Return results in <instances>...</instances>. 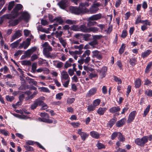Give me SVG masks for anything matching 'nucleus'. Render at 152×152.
I'll return each instance as SVG.
<instances>
[{
    "label": "nucleus",
    "instance_id": "nucleus-1",
    "mask_svg": "<svg viewBox=\"0 0 152 152\" xmlns=\"http://www.w3.org/2000/svg\"><path fill=\"white\" fill-rule=\"evenodd\" d=\"M38 106H42L41 110H45L48 108L46 104L40 98L36 99L34 101L33 103L31 104L30 108L32 110L36 109Z\"/></svg>",
    "mask_w": 152,
    "mask_h": 152
},
{
    "label": "nucleus",
    "instance_id": "nucleus-2",
    "mask_svg": "<svg viewBox=\"0 0 152 152\" xmlns=\"http://www.w3.org/2000/svg\"><path fill=\"white\" fill-rule=\"evenodd\" d=\"M23 8V6L22 4H17L12 11L11 13L9 14L13 19L17 18L18 16L20 14L19 11L22 10Z\"/></svg>",
    "mask_w": 152,
    "mask_h": 152
},
{
    "label": "nucleus",
    "instance_id": "nucleus-3",
    "mask_svg": "<svg viewBox=\"0 0 152 152\" xmlns=\"http://www.w3.org/2000/svg\"><path fill=\"white\" fill-rule=\"evenodd\" d=\"M148 142V136H144L141 138H137L134 140L135 143L140 147H144L145 144Z\"/></svg>",
    "mask_w": 152,
    "mask_h": 152
},
{
    "label": "nucleus",
    "instance_id": "nucleus-4",
    "mask_svg": "<svg viewBox=\"0 0 152 152\" xmlns=\"http://www.w3.org/2000/svg\"><path fill=\"white\" fill-rule=\"evenodd\" d=\"M70 10L72 13L76 15H79L81 13L86 12L84 10H88L87 9L83 8L76 7L70 6L69 7Z\"/></svg>",
    "mask_w": 152,
    "mask_h": 152
},
{
    "label": "nucleus",
    "instance_id": "nucleus-5",
    "mask_svg": "<svg viewBox=\"0 0 152 152\" xmlns=\"http://www.w3.org/2000/svg\"><path fill=\"white\" fill-rule=\"evenodd\" d=\"M52 50V48L50 46L44 48L43 51L44 55L47 58H52L53 56L50 55V53L49 52L51 51Z\"/></svg>",
    "mask_w": 152,
    "mask_h": 152
},
{
    "label": "nucleus",
    "instance_id": "nucleus-6",
    "mask_svg": "<svg viewBox=\"0 0 152 152\" xmlns=\"http://www.w3.org/2000/svg\"><path fill=\"white\" fill-rule=\"evenodd\" d=\"M20 14H21V15L19 17V19L21 21L23 20L27 21L30 18V15L27 12H20Z\"/></svg>",
    "mask_w": 152,
    "mask_h": 152
},
{
    "label": "nucleus",
    "instance_id": "nucleus-7",
    "mask_svg": "<svg viewBox=\"0 0 152 152\" xmlns=\"http://www.w3.org/2000/svg\"><path fill=\"white\" fill-rule=\"evenodd\" d=\"M100 5L99 3L94 4L91 6L89 9V12L91 14L96 13L99 10L98 7Z\"/></svg>",
    "mask_w": 152,
    "mask_h": 152
},
{
    "label": "nucleus",
    "instance_id": "nucleus-8",
    "mask_svg": "<svg viewBox=\"0 0 152 152\" xmlns=\"http://www.w3.org/2000/svg\"><path fill=\"white\" fill-rule=\"evenodd\" d=\"M31 40V38H27L26 41H23L20 44L19 48L21 49L23 47L24 49H26L30 45Z\"/></svg>",
    "mask_w": 152,
    "mask_h": 152
},
{
    "label": "nucleus",
    "instance_id": "nucleus-9",
    "mask_svg": "<svg viewBox=\"0 0 152 152\" xmlns=\"http://www.w3.org/2000/svg\"><path fill=\"white\" fill-rule=\"evenodd\" d=\"M107 67L104 66L101 69H99L98 70V72L99 73L100 77L101 79L105 77L106 75L107 71Z\"/></svg>",
    "mask_w": 152,
    "mask_h": 152
},
{
    "label": "nucleus",
    "instance_id": "nucleus-10",
    "mask_svg": "<svg viewBox=\"0 0 152 152\" xmlns=\"http://www.w3.org/2000/svg\"><path fill=\"white\" fill-rule=\"evenodd\" d=\"M82 129H78L77 131V133L80 135L82 140L84 141L88 137L89 134L86 132H82Z\"/></svg>",
    "mask_w": 152,
    "mask_h": 152
},
{
    "label": "nucleus",
    "instance_id": "nucleus-11",
    "mask_svg": "<svg viewBox=\"0 0 152 152\" xmlns=\"http://www.w3.org/2000/svg\"><path fill=\"white\" fill-rule=\"evenodd\" d=\"M136 114L137 113L135 111H133L131 112L129 115L127 123L129 124L132 122L134 119Z\"/></svg>",
    "mask_w": 152,
    "mask_h": 152
},
{
    "label": "nucleus",
    "instance_id": "nucleus-12",
    "mask_svg": "<svg viewBox=\"0 0 152 152\" xmlns=\"http://www.w3.org/2000/svg\"><path fill=\"white\" fill-rule=\"evenodd\" d=\"M22 31L20 30H18L16 31L12 37L11 39V41H13L17 38H18L22 36Z\"/></svg>",
    "mask_w": 152,
    "mask_h": 152
},
{
    "label": "nucleus",
    "instance_id": "nucleus-13",
    "mask_svg": "<svg viewBox=\"0 0 152 152\" xmlns=\"http://www.w3.org/2000/svg\"><path fill=\"white\" fill-rule=\"evenodd\" d=\"M35 143H36L40 148L45 150V148L38 142H34V141L31 140H28L26 142V144L28 145H33Z\"/></svg>",
    "mask_w": 152,
    "mask_h": 152
},
{
    "label": "nucleus",
    "instance_id": "nucleus-14",
    "mask_svg": "<svg viewBox=\"0 0 152 152\" xmlns=\"http://www.w3.org/2000/svg\"><path fill=\"white\" fill-rule=\"evenodd\" d=\"M97 91V88L94 87L91 88L87 93L86 96L90 97L91 96L94 95L96 93Z\"/></svg>",
    "mask_w": 152,
    "mask_h": 152
},
{
    "label": "nucleus",
    "instance_id": "nucleus-15",
    "mask_svg": "<svg viewBox=\"0 0 152 152\" xmlns=\"http://www.w3.org/2000/svg\"><path fill=\"white\" fill-rule=\"evenodd\" d=\"M101 16L102 15L100 13L93 15L89 18L88 20L93 21L97 20L101 18Z\"/></svg>",
    "mask_w": 152,
    "mask_h": 152
},
{
    "label": "nucleus",
    "instance_id": "nucleus-16",
    "mask_svg": "<svg viewBox=\"0 0 152 152\" xmlns=\"http://www.w3.org/2000/svg\"><path fill=\"white\" fill-rule=\"evenodd\" d=\"M21 21L19 19V17L16 19H15L13 20H10L9 23L10 26H15L18 24Z\"/></svg>",
    "mask_w": 152,
    "mask_h": 152
},
{
    "label": "nucleus",
    "instance_id": "nucleus-17",
    "mask_svg": "<svg viewBox=\"0 0 152 152\" xmlns=\"http://www.w3.org/2000/svg\"><path fill=\"white\" fill-rule=\"evenodd\" d=\"M12 19L10 14H7L3 15L0 18V24H2L4 19Z\"/></svg>",
    "mask_w": 152,
    "mask_h": 152
},
{
    "label": "nucleus",
    "instance_id": "nucleus-18",
    "mask_svg": "<svg viewBox=\"0 0 152 152\" xmlns=\"http://www.w3.org/2000/svg\"><path fill=\"white\" fill-rule=\"evenodd\" d=\"M90 135L92 137L96 139H98L100 138L99 134L94 131H91L90 132Z\"/></svg>",
    "mask_w": 152,
    "mask_h": 152
},
{
    "label": "nucleus",
    "instance_id": "nucleus-19",
    "mask_svg": "<svg viewBox=\"0 0 152 152\" xmlns=\"http://www.w3.org/2000/svg\"><path fill=\"white\" fill-rule=\"evenodd\" d=\"M79 31L88 33V28L86 27L85 24H83L79 26Z\"/></svg>",
    "mask_w": 152,
    "mask_h": 152
},
{
    "label": "nucleus",
    "instance_id": "nucleus-20",
    "mask_svg": "<svg viewBox=\"0 0 152 152\" xmlns=\"http://www.w3.org/2000/svg\"><path fill=\"white\" fill-rule=\"evenodd\" d=\"M126 120V118H124L118 121L116 124V126L118 127L122 126L125 124Z\"/></svg>",
    "mask_w": 152,
    "mask_h": 152
},
{
    "label": "nucleus",
    "instance_id": "nucleus-21",
    "mask_svg": "<svg viewBox=\"0 0 152 152\" xmlns=\"http://www.w3.org/2000/svg\"><path fill=\"white\" fill-rule=\"evenodd\" d=\"M121 108L119 106L113 107L109 109L110 112L112 113H115L120 111Z\"/></svg>",
    "mask_w": 152,
    "mask_h": 152
},
{
    "label": "nucleus",
    "instance_id": "nucleus-22",
    "mask_svg": "<svg viewBox=\"0 0 152 152\" xmlns=\"http://www.w3.org/2000/svg\"><path fill=\"white\" fill-rule=\"evenodd\" d=\"M107 110L106 107H101L99 108L97 110V113L100 115H103Z\"/></svg>",
    "mask_w": 152,
    "mask_h": 152
},
{
    "label": "nucleus",
    "instance_id": "nucleus-23",
    "mask_svg": "<svg viewBox=\"0 0 152 152\" xmlns=\"http://www.w3.org/2000/svg\"><path fill=\"white\" fill-rule=\"evenodd\" d=\"M117 120V118L115 117H114L110 119L107 124L108 126L111 128Z\"/></svg>",
    "mask_w": 152,
    "mask_h": 152
},
{
    "label": "nucleus",
    "instance_id": "nucleus-24",
    "mask_svg": "<svg viewBox=\"0 0 152 152\" xmlns=\"http://www.w3.org/2000/svg\"><path fill=\"white\" fill-rule=\"evenodd\" d=\"M151 51L149 49L147 50L142 53L141 56L143 58L147 57L151 53Z\"/></svg>",
    "mask_w": 152,
    "mask_h": 152
},
{
    "label": "nucleus",
    "instance_id": "nucleus-25",
    "mask_svg": "<svg viewBox=\"0 0 152 152\" xmlns=\"http://www.w3.org/2000/svg\"><path fill=\"white\" fill-rule=\"evenodd\" d=\"M62 77L66 80L68 79H70V78L67 73V72L65 71H63L61 73Z\"/></svg>",
    "mask_w": 152,
    "mask_h": 152
},
{
    "label": "nucleus",
    "instance_id": "nucleus-26",
    "mask_svg": "<svg viewBox=\"0 0 152 152\" xmlns=\"http://www.w3.org/2000/svg\"><path fill=\"white\" fill-rule=\"evenodd\" d=\"M26 80L28 81L29 83L30 84H33L35 86L37 85V82L34 80V79L27 77H26Z\"/></svg>",
    "mask_w": 152,
    "mask_h": 152
},
{
    "label": "nucleus",
    "instance_id": "nucleus-27",
    "mask_svg": "<svg viewBox=\"0 0 152 152\" xmlns=\"http://www.w3.org/2000/svg\"><path fill=\"white\" fill-rule=\"evenodd\" d=\"M137 58L136 57L132 58L129 59V62L132 66H134L136 64Z\"/></svg>",
    "mask_w": 152,
    "mask_h": 152
},
{
    "label": "nucleus",
    "instance_id": "nucleus-28",
    "mask_svg": "<svg viewBox=\"0 0 152 152\" xmlns=\"http://www.w3.org/2000/svg\"><path fill=\"white\" fill-rule=\"evenodd\" d=\"M134 85L136 88H139L141 85V80L139 78L137 79L134 82Z\"/></svg>",
    "mask_w": 152,
    "mask_h": 152
},
{
    "label": "nucleus",
    "instance_id": "nucleus-29",
    "mask_svg": "<svg viewBox=\"0 0 152 152\" xmlns=\"http://www.w3.org/2000/svg\"><path fill=\"white\" fill-rule=\"evenodd\" d=\"M152 65V62L151 61L148 64L145 70V72L146 73H149L150 71V68Z\"/></svg>",
    "mask_w": 152,
    "mask_h": 152
},
{
    "label": "nucleus",
    "instance_id": "nucleus-30",
    "mask_svg": "<svg viewBox=\"0 0 152 152\" xmlns=\"http://www.w3.org/2000/svg\"><path fill=\"white\" fill-rule=\"evenodd\" d=\"M118 138L120 142H124L125 140V138L124 136L120 132H118Z\"/></svg>",
    "mask_w": 152,
    "mask_h": 152
},
{
    "label": "nucleus",
    "instance_id": "nucleus-31",
    "mask_svg": "<svg viewBox=\"0 0 152 152\" xmlns=\"http://www.w3.org/2000/svg\"><path fill=\"white\" fill-rule=\"evenodd\" d=\"M15 2L14 1H12L9 2L7 9L9 11H11L15 6Z\"/></svg>",
    "mask_w": 152,
    "mask_h": 152
},
{
    "label": "nucleus",
    "instance_id": "nucleus-32",
    "mask_svg": "<svg viewBox=\"0 0 152 152\" xmlns=\"http://www.w3.org/2000/svg\"><path fill=\"white\" fill-rule=\"evenodd\" d=\"M150 105H148L146 107V109H145L144 111L143 114V117L146 116L147 115L150 110Z\"/></svg>",
    "mask_w": 152,
    "mask_h": 152
},
{
    "label": "nucleus",
    "instance_id": "nucleus-33",
    "mask_svg": "<svg viewBox=\"0 0 152 152\" xmlns=\"http://www.w3.org/2000/svg\"><path fill=\"white\" fill-rule=\"evenodd\" d=\"M95 107H96L92 104L89 105L88 106L87 108L88 112L89 113L90 112L94 111L95 110Z\"/></svg>",
    "mask_w": 152,
    "mask_h": 152
},
{
    "label": "nucleus",
    "instance_id": "nucleus-34",
    "mask_svg": "<svg viewBox=\"0 0 152 152\" xmlns=\"http://www.w3.org/2000/svg\"><path fill=\"white\" fill-rule=\"evenodd\" d=\"M99 28L97 27H93L88 28V33L91 32H95L98 31Z\"/></svg>",
    "mask_w": 152,
    "mask_h": 152
},
{
    "label": "nucleus",
    "instance_id": "nucleus-35",
    "mask_svg": "<svg viewBox=\"0 0 152 152\" xmlns=\"http://www.w3.org/2000/svg\"><path fill=\"white\" fill-rule=\"evenodd\" d=\"M96 146L98 149H104L105 148V145L102 143L98 142L96 144Z\"/></svg>",
    "mask_w": 152,
    "mask_h": 152
},
{
    "label": "nucleus",
    "instance_id": "nucleus-36",
    "mask_svg": "<svg viewBox=\"0 0 152 152\" xmlns=\"http://www.w3.org/2000/svg\"><path fill=\"white\" fill-rule=\"evenodd\" d=\"M125 48V44H122L118 51L120 55L124 53Z\"/></svg>",
    "mask_w": 152,
    "mask_h": 152
},
{
    "label": "nucleus",
    "instance_id": "nucleus-37",
    "mask_svg": "<svg viewBox=\"0 0 152 152\" xmlns=\"http://www.w3.org/2000/svg\"><path fill=\"white\" fill-rule=\"evenodd\" d=\"M145 94L148 96L152 97V90L147 89L144 91Z\"/></svg>",
    "mask_w": 152,
    "mask_h": 152
},
{
    "label": "nucleus",
    "instance_id": "nucleus-38",
    "mask_svg": "<svg viewBox=\"0 0 152 152\" xmlns=\"http://www.w3.org/2000/svg\"><path fill=\"white\" fill-rule=\"evenodd\" d=\"M21 63L22 65H31V62L29 60H24L21 61Z\"/></svg>",
    "mask_w": 152,
    "mask_h": 152
},
{
    "label": "nucleus",
    "instance_id": "nucleus-39",
    "mask_svg": "<svg viewBox=\"0 0 152 152\" xmlns=\"http://www.w3.org/2000/svg\"><path fill=\"white\" fill-rule=\"evenodd\" d=\"M91 36V35L89 34H83L82 37L84 40L86 41H88L89 40V37Z\"/></svg>",
    "mask_w": 152,
    "mask_h": 152
},
{
    "label": "nucleus",
    "instance_id": "nucleus-40",
    "mask_svg": "<svg viewBox=\"0 0 152 152\" xmlns=\"http://www.w3.org/2000/svg\"><path fill=\"white\" fill-rule=\"evenodd\" d=\"M79 26L78 25H73L71 27V30L74 31H79Z\"/></svg>",
    "mask_w": 152,
    "mask_h": 152
},
{
    "label": "nucleus",
    "instance_id": "nucleus-41",
    "mask_svg": "<svg viewBox=\"0 0 152 152\" xmlns=\"http://www.w3.org/2000/svg\"><path fill=\"white\" fill-rule=\"evenodd\" d=\"M101 102V100L99 99H97L93 101V105L95 107L99 105Z\"/></svg>",
    "mask_w": 152,
    "mask_h": 152
},
{
    "label": "nucleus",
    "instance_id": "nucleus-42",
    "mask_svg": "<svg viewBox=\"0 0 152 152\" xmlns=\"http://www.w3.org/2000/svg\"><path fill=\"white\" fill-rule=\"evenodd\" d=\"M114 80L116 82H117L118 84H121L122 83V81L121 78L118 77L114 76Z\"/></svg>",
    "mask_w": 152,
    "mask_h": 152
},
{
    "label": "nucleus",
    "instance_id": "nucleus-43",
    "mask_svg": "<svg viewBox=\"0 0 152 152\" xmlns=\"http://www.w3.org/2000/svg\"><path fill=\"white\" fill-rule=\"evenodd\" d=\"M127 31L126 30H124L122 31L121 37L125 39L127 36Z\"/></svg>",
    "mask_w": 152,
    "mask_h": 152
},
{
    "label": "nucleus",
    "instance_id": "nucleus-44",
    "mask_svg": "<svg viewBox=\"0 0 152 152\" xmlns=\"http://www.w3.org/2000/svg\"><path fill=\"white\" fill-rule=\"evenodd\" d=\"M75 100V98H69L67 99V102L69 104H71L74 102Z\"/></svg>",
    "mask_w": 152,
    "mask_h": 152
},
{
    "label": "nucleus",
    "instance_id": "nucleus-45",
    "mask_svg": "<svg viewBox=\"0 0 152 152\" xmlns=\"http://www.w3.org/2000/svg\"><path fill=\"white\" fill-rule=\"evenodd\" d=\"M59 40L60 41V42L61 43L63 47L64 48H65L66 45V43L63 38L62 37L59 38Z\"/></svg>",
    "mask_w": 152,
    "mask_h": 152
},
{
    "label": "nucleus",
    "instance_id": "nucleus-46",
    "mask_svg": "<svg viewBox=\"0 0 152 152\" xmlns=\"http://www.w3.org/2000/svg\"><path fill=\"white\" fill-rule=\"evenodd\" d=\"M0 132L6 136H9L8 132L5 129H1L0 130Z\"/></svg>",
    "mask_w": 152,
    "mask_h": 152
},
{
    "label": "nucleus",
    "instance_id": "nucleus-47",
    "mask_svg": "<svg viewBox=\"0 0 152 152\" xmlns=\"http://www.w3.org/2000/svg\"><path fill=\"white\" fill-rule=\"evenodd\" d=\"M88 21L87 24L88 27H90L94 26L96 24V22L95 21H92L91 20H90Z\"/></svg>",
    "mask_w": 152,
    "mask_h": 152
},
{
    "label": "nucleus",
    "instance_id": "nucleus-48",
    "mask_svg": "<svg viewBox=\"0 0 152 152\" xmlns=\"http://www.w3.org/2000/svg\"><path fill=\"white\" fill-rule=\"evenodd\" d=\"M118 134V132H114L112 134L111 136V139L112 140H114L115 138L117 137Z\"/></svg>",
    "mask_w": 152,
    "mask_h": 152
},
{
    "label": "nucleus",
    "instance_id": "nucleus-49",
    "mask_svg": "<svg viewBox=\"0 0 152 152\" xmlns=\"http://www.w3.org/2000/svg\"><path fill=\"white\" fill-rule=\"evenodd\" d=\"M115 148L117 150L115 151V152H126V150L124 148L117 147H115Z\"/></svg>",
    "mask_w": 152,
    "mask_h": 152
},
{
    "label": "nucleus",
    "instance_id": "nucleus-50",
    "mask_svg": "<svg viewBox=\"0 0 152 152\" xmlns=\"http://www.w3.org/2000/svg\"><path fill=\"white\" fill-rule=\"evenodd\" d=\"M6 98L7 101L10 102H12L14 99V97L13 96H7Z\"/></svg>",
    "mask_w": 152,
    "mask_h": 152
},
{
    "label": "nucleus",
    "instance_id": "nucleus-51",
    "mask_svg": "<svg viewBox=\"0 0 152 152\" xmlns=\"http://www.w3.org/2000/svg\"><path fill=\"white\" fill-rule=\"evenodd\" d=\"M19 45V43L16 41L11 44V46L12 48H16Z\"/></svg>",
    "mask_w": 152,
    "mask_h": 152
},
{
    "label": "nucleus",
    "instance_id": "nucleus-52",
    "mask_svg": "<svg viewBox=\"0 0 152 152\" xmlns=\"http://www.w3.org/2000/svg\"><path fill=\"white\" fill-rule=\"evenodd\" d=\"M59 7L63 9L65 8V3L64 1H61L58 3Z\"/></svg>",
    "mask_w": 152,
    "mask_h": 152
},
{
    "label": "nucleus",
    "instance_id": "nucleus-53",
    "mask_svg": "<svg viewBox=\"0 0 152 152\" xmlns=\"http://www.w3.org/2000/svg\"><path fill=\"white\" fill-rule=\"evenodd\" d=\"M24 147L28 151H32L34 150L33 148L31 146L28 145H26L24 146Z\"/></svg>",
    "mask_w": 152,
    "mask_h": 152
},
{
    "label": "nucleus",
    "instance_id": "nucleus-54",
    "mask_svg": "<svg viewBox=\"0 0 152 152\" xmlns=\"http://www.w3.org/2000/svg\"><path fill=\"white\" fill-rule=\"evenodd\" d=\"M98 44V42L96 39H94L92 41L89 43V44L91 46H94L97 45Z\"/></svg>",
    "mask_w": 152,
    "mask_h": 152
},
{
    "label": "nucleus",
    "instance_id": "nucleus-55",
    "mask_svg": "<svg viewBox=\"0 0 152 152\" xmlns=\"http://www.w3.org/2000/svg\"><path fill=\"white\" fill-rule=\"evenodd\" d=\"M41 91L44 92H48L49 93L50 91L49 89L46 87H42L41 88Z\"/></svg>",
    "mask_w": 152,
    "mask_h": 152
},
{
    "label": "nucleus",
    "instance_id": "nucleus-56",
    "mask_svg": "<svg viewBox=\"0 0 152 152\" xmlns=\"http://www.w3.org/2000/svg\"><path fill=\"white\" fill-rule=\"evenodd\" d=\"M24 77H25L23 75V76H22V75L20 76V79L21 84H26V81L23 78Z\"/></svg>",
    "mask_w": 152,
    "mask_h": 152
},
{
    "label": "nucleus",
    "instance_id": "nucleus-57",
    "mask_svg": "<svg viewBox=\"0 0 152 152\" xmlns=\"http://www.w3.org/2000/svg\"><path fill=\"white\" fill-rule=\"evenodd\" d=\"M32 54V53L29 49L28 50L25 52V54L26 56V57H30Z\"/></svg>",
    "mask_w": 152,
    "mask_h": 152
},
{
    "label": "nucleus",
    "instance_id": "nucleus-58",
    "mask_svg": "<svg viewBox=\"0 0 152 152\" xmlns=\"http://www.w3.org/2000/svg\"><path fill=\"white\" fill-rule=\"evenodd\" d=\"M102 93L104 94H106L107 91V87L105 86H103L102 88Z\"/></svg>",
    "mask_w": 152,
    "mask_h": 152
},
{
    "label": "nucleus",
    "instance_id": "nucleus-59",
    "mask_svg": "<svg viewBox=\"0 0 152 152\" xmlns=\"http://www.w3.org/2000/svg\"><path fill=\"white\" fill-rule=\"evenodd\" d=\"M71 124L74 127L77 128L80 125V124L79 122H72L71 123Z\"/></svg>",
    "mask_w": 152,
    "mask_h": 152
},
{
    "label": "nucleus",
    "instance_id": "nucleus-60",
    "mask_svg": "<svg viewBox=\"0 0 152 152\" xmlns=\"http://www.w3.org/2000/svg\"><path fill=\"white\" fill-rule=\"evenodd\" d=\"M63 95V94L62 93H60L57 94L56 95V99L59 100H60L61 99V96Z\"/></svg>",
    "mask_w": 152,
    "mask_h": 152
},
{
    "label": "nucleus",
    "instance_id": "nucleus-61",
    "mask_svg": "<svg viewBox=\"0 0 152 152\" xmlns=\"http://www.w3.org/2000/svg\"><path fill=\"white\" fill-rule=\"evenodd\" d=\"M23 51L21 50H18L14 54V56L15 57H17L19 55H21L23 53Z\"/></svg>",
    "mask_w": 152,
    "mask_h": 152
},
{
    "label": "nucleus",
    "instance_id": "nucleus-62",
    "mask_svg": "<svg viewBox=\"0 0 152 152\" xmlns=\"http://www.w3.org/2000/svg\"><path fill=\"white\" fill-rule=\"evenodd\" d=\"M37 67V64L36 63H34L32 65L31 69L34 72L36 69Z\"/></svg>",
    "mask_w": 152,
    "mask_h": 152
},
{
    "label": "nucleus",
    "instance_id": "nucleus-63",
    "mask_svg": "<svg viewBox=\"0 0 152 152\" xmlns=\"http://www.w3.org/2000/svg\"><path fill=\"white\" fill-rule=\"evenodd\" d=\"M89 5V4L87 2L82 3L80 4V6L82 7H88Z\"/></svg>",
    "mask_w": 152,
    "mask_h": 152
},
{
    "label": "nucleus",
    "instance_id": "nucleus-64",
    "mask_svg": "<svg viewBox=\"0 0 152 152\" xmlns=\"http://www.w3.org/2000/svg\"><path fill=\"white\" fill-rule=\"evenodd\" d=\"M23 32L24 35L26 37H27L29 35L30 33V31L28 30L25 29L23 31Z\"/></svg>",
    "mask_w": 152,
    "mask_h": 152
}]
</instances>
